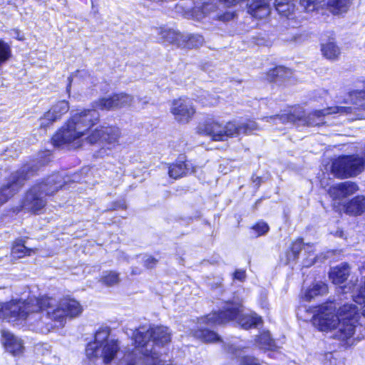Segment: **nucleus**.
Here are the masks:
<instances>
[{"label":"nucleus","instance_id":"obj_40","mask_svg":"<svg viewBox=\"0 0 365 365\" xmlns=\"http://www.w3.org/2000/svg\"><path fill=\"white\" fill-rule=\"evenodd\" d=\"M267 79L270 81H274L277 78V76H276V72H274V68L270 69L267 73Z\"/></svg>","mask_w":365,"mask_h":365},{"label":"nucleus","instance_id":"obj_39","mask_svg":"<svg viewBox=\"0 0 365 365\" xmlns=\"http://www.w3.org/2000/svg\"><path fill=\"white\" fill-rule=\"evenodd\" d=\"M245 277H246L245 271H244L242 269L236 270L235 272L234 273V278L236 279H238L240 281L245 280Z\"/></svg>","mask_w":365,"mask_h":365},{"label":"nucleus","instance_id":"obj_33","mask_svg":"<svg viewBox=\"0 0 365 365\" xmlns=\"http://www.w3.org/2000/svg\"><path fill=\"white\" fill-rule=\"evenodd\" d=\"M56 120L54 117H53V114L47 111L44 113L43 116H42L39 119V126L41 128L46 129L48 126H50Z\"/></svg>","mask_w":365,"mask_h":365},{"label":"nucleus","instance_id":"obj_36","mask_svg":"<svg viewBox=\"0 0 365 365\" xmlns=\"http://www.w3.org/2000/svg\"><path fill=\"white\" fill-rule=\"evenodd\" d=\"M239 365H260L258 360L253 357H243L240 359Z\"/></svg>","mask_w":365,"mask_h":365},{"label":"nucleus","instance_id":"obj_24","mask_svg":"<svg viewBox=\"0 0 365 365\" xmlns=\"http://www.w3.org/2000/svg\"><path fill=\"white\" fill-rule=\"evenodd\" d=\"M321 51L323 56L329 60H336L341 53L340 48L334 41H329L322 45Z\"/></svg>","mask_w":365,"mask_h":365},{"label":"nucleus","instance_id":"obj_10","mask_svg":"<svg viewBox=\"0 0 365 365\" xmlns=\"http://www.w3.org/2000/svg\"><path fill=\"white\" fill-rule=\"evenodd\" d=\"M33 173V166L26 165L17 172L11 174L8 181L0 188V206L19 192L25 180Z\"/></svg>","mask_w":365,"mask_h":365},{"label":"nucleus","instance_id":"obj_45","mask_svg":"<svg viewBox=\"0 0 365 365\" xmlns=\"http://www.w3.org/2000/svg\"><path fill=\"white\" fill-rule=\"evenodd\" d=\"M355 96L365 98V90L356 91L354 93Z\"/></svg>","mask_w":365,"mask_h":365},{"label":"nucleus","instance_id":"obj_22","mask_svg":"<svg viewBox=\"0 0 365 365\" xmlns=\"http://www.w3.org/2000/svg\"><path fill=\"white\" fill-rule=\"evenodd\" d=\"M275 9L279 15L292 19L294 11V4L291 0H276Z\"/></svg>","mask_w":365,"mask_h":365},{"label":"nucleus","instance_id":"obj_51","mask_svg":"<svg viewBox=\"0 0 365 365\" xmlns=\"http://www.w3.org/2000/svg\"><path fill=\"white\" fill-rule=\"evenodd\" d=\"M69 89H70V86L67 88L68 92H69V91H70Z\"/></svg>","mask_w":365,"mask_h":365},{"label":"nucleus","instance_id":"obj_42","mask_svg":"<svg viewBox=\"0 0 365 365\" xmlns=\"http://www.w3.org/2000/svg\"><path fill=\"white\" fill-rule=\"evenodd\" d=\"M223 1L227 6H230L240 3L242 0H220Z\"/></svg>","mask_w":365,"mask_h":365},{"label":"nucleus","instance_id":"obj_46","mask_svg":"<svg viewBox=\"0 0 365 365\" xmlns=\"http://www.w3.org/2000/svg\"><path fill=\"white\" fill-rule=\"evenodd\" d=\"M360 304H364V307H363V309H362V316L364 318H365V298L363 299H361V302Z\"/></svg>","mask_w":365,"mask_h":365},{"label":"nucleus","instance_id":"obj_43","mask_svg":"<svg viewBox=\"0 0 365 365\" xmlns=\"http://www.w3.org/2000/svg\"><path fill=\"white\" fill-rule=\"evenodd\" d=\"M302 245V240L301 239L297 240L294 244H293V251L295 252L297 251V249L299 248Z\"/></svg>","mask_w":365,"mask_h":365},{"label":"nucleus","instance_id":"obj_25","mask_svg":"<svg viewBox=\"0 0 365 365\" xmlns=\"http://www.w3.org/2000/svg\"><path fill=\"white\" fill-rule=\"evenodd\" d=\"M33 249L27 248L21 240H16L11 249V255L15 259H19L25 256H29L34 252Z\"/></svg>","mask_w":365,"mask_h":365},{"label":"nucleus","instance_id":"obj_29","mask_svg":"<svg viewBox=\"0 0 365 365\" xmlns=\"http://www.w3.org/2000/svg\"><path fill=\"white\" fill-rule=\"evenodd\" d=\"M100 280L106 286H113L119 282L120 278L117 272L113 271H106L103 272Z\"/></svg>","mask_w":365,"mask_h":365},{"label":"nucleus","instance_id":"obj_21","mask_svg":"<svg viewBox=\"0 0 365 365\" xmlns=\"http://www.w3.org/2000/svg\"><path fill=\"white\" fill-rule=\"evenodd\" d=\"M328 291L327 285L322 282L313 284L309 288L306 289L302 293V297L307 300L310 301L315 297L319 295H324Z\"/></svg>","mask_w":365,"mask_h":365},{"label":"nucleus","instance_id":"obj_28","mask_svg":"<svg viewBox=\"0 0 365 365\" xmlns=\"http://www.w3.org/2000/svg\"><path fill=\"white\" fill-rule=\"evenodd\" d=\"M235 126L237 128L236 130V135L240 133H251L258 129L257 123L253 120H247L240 123L235 122Z\"/></svg>","mask_w":365,"mask_h":365},{"label":"nucleus","instance_id":"obj_47","mask_svg":"<svg viewBox=\"0 0 365 365\" xmlns=\"http://www.w3.org/2000/svg\"><path fill=\"white\" fill-rule=\"evenodd\" d=\"M253 3H264L266 2L267 4H269V0H253Z\"/></svg>","mask_w":365,"mask_h":365},{"label":"nucleus","instance_id":"obj_9","mask_svg":"<svg viewBox=\"0 0 365 365\" xmlns=\"http://www.w3.org/2000/svg\"><path fill=\"white\" fill-rule=\"evenodd\" d=\"M235 121H230L225 125L213 119H207L200 123L197 130L199 134L207 135L215 141L227 140L236 135Z\"/></svg>","mask_w":365,"mask_h":365},{"label":"nucleus","instance_id":"obj_13","mask_svg":"<svg viewBox=\"0 0 365 365\" xmlns=\"http://www.w3.org/2000/svg\"><path fill=\"white\" fill-rule=\"evenodd\" d=\"M170 112L177 123L187 124L195 115L196 109L191 100L179 98L171 101Z\"/></svg>","mask_w":365,"mask_h":365},{"label":"nucleus","instance_id":"obj_4","mask_svg":"<svg viewBox=\"0 0 365 365\" xmlns=\"http://www.w3.org/2000/svg\"><path fill=\"white\" fill-rule=\"evenodd\" d=\"M135 348L132 352L125 354L121 364L125 365H146L145 358L158 356L159 353L154 345L163 346L170 341V333L168 327L141 326L133 333Z\"/></svg>","mask_w":365,"mask_h":365},{"label":"nucleus","instance_id":"obj_1","mask_svg":"<svg viewBox=\"0 0 365 365\" xmlns=\"http://www.w3.org/2000/svg\"><path fill=\"white\" fill-rule=\"evenodd\" d=\"M82 312L80 302L69 297L59 301L48 296L24 302L12 300L1 308L2 314L9 320H24L33 330L43 334L53 328L51 322L63 325L67 318L77 317Z\"/></svg>","mask_w":365,"mask_h":365},{"label":"nucleus","instance_id":"obj_34","mask_svg":"<svg viewBox=\"0 0 365 365\" xmlns=\"http://www.w3.org/2000/svg\"><path fill=\"white\" fill-rule=\"evenodd\" d=\"M274 72H276V76L279 78H288L292 75V72L289 69L283 66H277L274 68Z\"/></svg>","mask_w":365,"mask_h":365},{"label":"nucleus","instance_id":"obj_7","mask_svg":"<svg viewBox=\"0 0 365 365\" xmlns=\"http://www.w3.org/2000/svg\"><path fill=\"white\" fill-rule=\"evenodd\" d=\"M233 319L237 320L238 324L245 329L262 322L261 318L256 314H244L241 307L233 304H227L225 310L211 313L205 318L209 325L220 324Z\"/></svg>","mask_w":365,"mask_h":365},{"label":"nucleus","instance_id":"obj_2","mask_svg":"<svg viewBox=\"0 0 365 365\" xmlns=\"http://www.w3.org/2000/svg\"><path fill=\"white\" fill-rule=\"evenodd\" d=\"M133 97L124 93H116L100 98L92 103V108L71 112V117L66 125L52 138L56 146L68 145L77 148L83 144V137L99 121L98 110H110L131 106Z\"/></svg>","mask_w":365,"mask_h":365},{"label":"nucleus","instance_id":"obj_15","mask_svg":"<svg viewBox=\"0 0 365 365\" xmlns=\"http://www.w3.org/2000/svg\"><path fill=\"white\" fill-rule=\"evenodd\" d=\"M358 190L357 185L351 182H344L332 185L328 192L333 200H341L355 193Z\"/></svg>","mask_w":365,"mask_h":365},{"label":"nucleus","instance_id":"obj_23","mask_svg":"<svg viewBox=\"0 0 365 365\" xmlns=\"http://www.w3.org/2000/svg\"><path fill=\"white\" fill-rule=\"evenodd\" d=\"M248 12L257 19H264L269 15L270 9L269 4L252 3L248 9Z\"/></svg>","mask_w":365,"mask_h":365},{"label":"nucleus","instance_id":"obj_5","mask_svg":"<svg viewBox=\"0 0 365 365\" xmlns=\"http://www.w3.org/2000/svg\"><path fill=\"white\" fill-rule=\"evenodd\" d=\"M356 108L345 107V106H334L329 107L323 110H315L309 113L307 117L304 115V112L301 108H295L293 111L290 113H283L282 115H277L269 117H264L263 120L267 122L277 123L281 122L285 123H298L299 125H319L323 124L324 117L329 114H344L348 115L351 113H355L356 115V118H361L364 115L356 113Z\"/></svg>","mask_w":365,"mask_h":365},{"label":"nucleus","instance_id":"obj_38","mask_svg":"<svg viewBox=\"0 0 365 365\" xmlns=\"http://www.w3.org/2000/svg\"><path fill=\"white\" fill-rule=\"evenodd\" d=\"M156 263L157 260L150 256L148 257L144 261L145 266L147 267L148 268L153 267L156 264Z\"/></svg>","mask_w":365,"mask_h":365},{"label":"nucleus","instance_id":"obj_32","mask_svg":"<svg viewBox=\"0 0 365 365\" xmlns=\"http://www.w3.org/2000/svg\"><path fill=\"white\" fill-rule=\"evenodd\" d=\"M185 42L182 46L195 48L202 45L204 39L200 35H185Z\"/></svg>","mask_w":365,"mask_h":365},{"label":"nucleus","instance_id":"obj_54","mask_svg":"<svg viewBox=\"0 0 365 365\" xmlns=\"http://www.w3.org/2000/svg\"><path fill=\"white\" fill-rule=\"evenodd\" d=\"M340 289H341V291H344V288H343V287H341V288H340Z\"/></svg>","mask_w":365,"mask_h":365},{"label":"nucleus","instance_id":"obj_19","mask_svg":"<svg viewBox=\"0 0 365 365\" xmlns=\"http://www.w3.org/2000/svg\"><path fill=\"white\" fill-rule=\"evenodd\" d=\"M346 213L351 215H361L365 211V197L357 196L344 206Z\"/></svg>","mask_w":365,"mask_h":365},{"label":"nucleus","instance_id":"obj_11","mask_svg":"<svg viewBox=\"0 0 365 365\" xmlns=\"http://www.w3.org/2000/svg\"><path fill=\"white\" fill-rule=\"evenodd\" d=\"M364 160L357 156H341L332 162L331 172L338 178L356 175L364 170Z\"/></svg>","mask_w":365,"mask_h":365},{"label":"nucleus","instance_id":"obj_35","mask_svg":"<svg viewBox=\"0 0 365 365\" xmlns=\"http://www.w3.org/2000/svg\"><path fill=\"white\" fill-rule=\"evenodd\" d=\"M252 229L256 231L257 236H260L268 232L269 226L267 223L260 222L253 226Z\"/></svg>","mask_w":365,"mask_h":365},{"label":"nucleus","instance_id":"obj_8","mask_svg":"<svg viewBox=\"0 0 365 365\" xmlns=\"http://www.w3.org/2000/svg\"><path fill=\"white\" fill-rule=\"evenodd\" d=\"M120 349L118 341L109 338V331L102 329L96 332L93 342L89 343L86 352L88 358H100L104 363H110Z\"/></svg>","mask_w":365,"mask_h":365},{"label":"nucleus","instance_id":"obj_37","mask_svg":"<svg viewBox=\"0 0 365 365\" xmlns=\"http://www.w3.org/2000/svg\"><path fill=\"white\" fill-rule=\"evenodd\" d=\"M316 0H301V4L306 10L311 11L314 9V2Z\"/></svg>","mask_w":365,"mask_h":365},{"label":"nucleus","instance_id":"obj_18","mask_svg":"<svg viewBox=\"0 0 365 365\" xmlns=\"http://www.w3.org/2000/svg\"><path fill=\"white\" fill-rule=\"evenodd\" d=\"M349 275V267L347 264H344L336 267L329 272V278L335 284L344 283Z\"/></svg>","mask_w":365,"mask_h":365},{"label":"nucleus","instance_id":"obj_44","mask_svg":"<svg viewBox=\"0 0 365 365\" xmlns=\"http://www.w3.org/2000/svg\"><path fill=\"white\" fill-rule=\"evenodd\" d=\"M234 18V14L232 13H227L224 14L222 16H221V19L222 21H229L230 19H232Z\"/></svg>","mask_w":365,"mask_h":365},{"label":"nucleus","instance_id":"obj_27","mask_svg":"<svg viewBox=\"0 0 365 365\" xmlns=\"http://www.w3.org/2000/svg\"><path fill=\"white\" fill-rule=\"evenodd\" d=\"M69 110V104L66 101H61L53 105L49 110V113L53 114V117L56 120L59 119L63 115L66 113Z\"/></svg>","mask_w":365,"mask_h":365},{"label":"nucleus","instance_id":"obj_14","mask_svg":"<svg viewBox=\"0 0 365 365\" xmlns=\"http://www.w3.org/2000/svg\"><path fill=\"white\" fill-rule=\"evenodd\" d=\"M2 343L5 349L14 356L21 355L24 351L22 340L9 331H2Z\"/></svg>","mask_w":365,"mask_h":365},{"label":"nucleus","instance_id":"obj_49","mask_svg":"<svg viewBox=\"0 0 365 365\" xmlns=\"http://www.w3.org/2000/svg\"><path fill=\"white\" fill-rule=\"evenodd\" d=\"M230 352H232L233 353L234 351H233V348L232 346L229 347V350H228Z\"/></svg>","mask_w":365,"mask_h":365},{"label":"nucleus","instance_id":"obj_17","mask_svg":"<svg viewBox=\"0 0 365 365\" xmlns=\"http://www.w3.org/2000/svg\"><path fill=\"white\" fill-rule=\"evenodd\" d=\"M195 171L190 163L179 160L169 167V176L173 179H178Z\"/></svg>","mask_w":365,"mask_h":365},{"label":"nucleus","instance_id":"obj_31","mask_svg":"<svg viewBox=\"0 0 365 365\" xmlns=\"http://www.w3.org/2000/svg\"><path fill=\"white\" fill-rule=\"evenodd\" d=\"M11 56L10 45L0 39V67L7 62Z\"/></svg>","mask_w":365,"mask_h":365},{"label":"nucleus","instance_id":"obj_20","mask_svg":"<svg viewBox=\"0 0 365 365\" xmlns=\"http://www.w3.org/2000/svg\"><path fill=\"white\" fill-rule=\"evenodd\" d=\"M351 5L350 0H328L327 9L334 15L346 13Z\"/></svg>","mask_w":365,"mask_h":365},{"label":"nucleus","instance_id":"obj_6","mask_svg":"<svg viewBox=\"0 0 365 365\" xmlns=\"http://www.w3.org/2000/svg\"><path fill=\"white\" fill-rule=\"evenodd\" d=\"M64 183V179L58 173L48 176L27 192L23 201V207L33 213H38L46 205L45 197L56 193Z\"/></svg>","mask_w":365,"mask_h":365},{"label":"nucleus","instance_id":"obj_26","mask_svg":"<svg viewBox=\"0 0 365 365\" xmlns=\"http://www.w3.org/2000/svg\"><path fill=\"white\" fill-rule=\"evenodd\" d=\"M256 344L260 349H272L274 342L270 336L269 331H263L255 339Z\"/></svg>","mask_w":365,"mask_h":365},{"label":"nucleus","instance_id":"obj_12","mask_svg":"<svg viewBox=\"0 0 365 365\" xmlns=\"http://www.w3.org/2000/svg\"><path fill=\"white\" fill-rule=\"evenodd\" d=\"M120 138V131L118 128L101 126L93 130L85 140L91 144L101 141L108 145L109 148H113L119 144ZM82 138L83 141V137Z\"/></svg>","mask_w":365,"mask_h":365},{"label":"nucleus","instance_id":"obj_50","mask_svg":"<svg viewBox=\"0 0 365 365\" xmlns=\"http://www.w3.org/2000/svg\"><path fill=\"white\" fill-rule=\"evenodd\" d=\"M327 356L331 357V354H330V353H329V354H328L327 355Z\"/></svg>","mask_w":365,"mask_h":365},{"label":"nucleus","instance_id":"obj_3","mask_svg":"<svg viewBox=\"0 0 365 365\" xmlns=\"http://www.w3.org/2000/svg\"><path fill=\"white\" fill-rule=\"evenodd\" d=\"M358 315L356 306H341L334 301L327 302L316 307L312 323L319 331H334L336 338L344 340L354 335Z\"/></svg>","mask_w":365,"mask_h":365},{"label":"nucleus","instance_id":"obj_16","mask_svg":"<svg viewBox=\"0 0 365 365\" xmlns=\"http://www.w3.org/2000/svg\"><path fill=\"white\" fill-rule=\"evenodd\" d=\"M158 34L165 41L174 43L178 46H182L185 42V35L178 32L177 31L168 28L158 29Z\"/></svg>","mask_w":365,"mask_h":365},{"label":"nucleus","instance_id":"obj_52","mask_svg":"<svg viewBox=\"0 0 365 365\" xmlns=\"http://www.w3.org/2000/svg\"><path fill=\"white\" fill-rule=\"evenodd\" d=\"M133 274H137L136 270L133 271Z\"/></svg>","mask_w":365,"mask_h":365},{"label":"nucleus","instance_id":"obj_30","mask_svg":"<svg viewBox=\"0 0 365 365\" xmlns=\"http://www.w3.org/2000/svg\"><path fill=\"white\" fill-rule=\"evenodd\" d=\"M195 336L206 342H214L220 339L215 332L208 329L197 330L195 332Z\"/></svg>","mask_w":365,"mask_h":365},{"label":"nucleus","instance_id":"obj_53","mask_svg":"<svg viewBox=\"0 0 365 365\" xmlns=\"http://www.w3.org/2000/svg\"><path fill=\"white\" fill-rule=\"evenodd\" d=\"M133 274H137L136 270L133 271Z\"/></svg>","mask_w":365,"mask_h":365},{"label":"nucleus","instance_id":"obj_41","mask_svg":"<svg viewBox=\"0 0 365 365\" xmlns=\"http://www.w3.org/2000/svg\"><path fill=\"white\" fill-rule=\"evenodd\" d=\"M77 73L80 77H83L84 76L86 77V78L85 79L86 84H88V81L91 80L90 75H88V73L84 71H77Z\"/></svg>","mask_w":365,"mask_h":365},{"label":"nucleus","instance_id":"obj_48","mask_svg":"<svg viewBox=\"0 0 365 365\" xmlns=\"http://www.w3.org/2000/svg\"><path fill=\"white\" fill-rule=\"evenodd\" d=\"M314 263L313 259L310 262H304V265L305 267H309Z\"/></svg>","mask_w":365,"mask_h":365}]
</instances>
